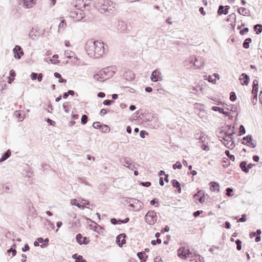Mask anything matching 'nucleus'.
Instances as JSON below:
<instances>
[{"instance_id":"nucleus-1","label":"nucleus","mask_w":262,"mask_h":262,"mask_svg":"<svg viewBox=\"0 0 262 262\" xmlns=\"http://www.w3.org/2000/svg\"><path fill=\"white\" fill-rule=\"evenodd\" d=\"M85 49L88 54L92 57L99 58L105 53L104 43L93 39L89 40L85 45Z\"/></svg>"},{"instance_id":"nucleus-2","label":"nucleus","mask_w":262,"mask_h":262,"mask_svg":"<svg viewBox=\"0 0 262 262\" xmlns=\"http://www.w3.org/2000/svg\"><path fill=\"white\" fill-rule=\"evenodd\" d=\"M101 13H106L108 15L115 10V4L110 0H100L99 2Z\"/></svg>"},{"instance_id":"nucleus-3","label":"nucleus","mask_w":262,"mask_h":262,"mask_svg":"<svg viewBox=\"0 0 262 262\" xmlns=\"http://www.w3.org/2000/svg\"><path fill=\"white\" fill-rule=\"evenodd\" d=\"M235 134V132H233L230 134L224 133V136L221 140L223 144L229 148H232L234 147V138L233 135Z\"/></svg>"},{"instance_id":"nucleus-4","label":"nucleus","mask_w":262,"mask_h":262,"mask_svg":"<svg viewBox=\"0 0 262 262\" xmlns=\"http://www.w3.org/2000/svg\"><path fill=\"white\" fill-rule=\"evenodd\" d=\"M157 217L154 211H149L145 216V222L149 225H153L157 221Z\"/></svg>"},{"instance_id":"nucleus-5","label":"nucleus","mask_w":262,"mask_h":262,"mask_svg":"<svg viewBox=\"0 0 262 262\" xmlns=\"http://www.w3.org/2000/svg\"><path fill=\"white\" fill-rule=\"evenodd\" d=\"M242 143L251 148H255L256 146V141L253 140L251 135L244 137L242 139Z\"/></svg>"},{"instance_id":"nucleus-6","label":"nucleus","mask_w":262,"mask_h":262,"mask_svg":"<svg viewBox=\"0 0 262 262\" xmlns=\"http://www.w3.org/2000/svg\"><path fill=\"white\" fill-rule=\"evenodd\" d=\"M13 52L14 54V57L16 59H19L21 58V56L24 54L23 49L20 46L16 45L13 49Z\"/></svg>"},{"instance_id":"nucleus-7","label":"nucleus","mask_w":262,"mask_h":262,"mask_svg":"<svg viewBox=\"0 0 262 262\" xmlns=\"http://www.w3.org/2000/svg\"><path fill=\"white\" fill-rule=\"evenodd\" d=\"M150 79L151 81L154 82H157L158 81H161L162 80L161 77V73L157 69L155 70L150 76Z\"/></svg>"},{"instance_id":"nucleus-8","label":"nucleus","mask_w":262,"mask_h":262,"mask_svg":"<svg viewBox=\"0 0 262 262\" xmlns=\"http://www.w3.org/2000/svg\"><path fill=\"white\" fill-rule=\"evenodd\" d=\"M115 68L113 67H110L104 69L102 72L106 75L105 79H106L109 77H112L115 73Z\"/></svg>"},{"instance_id":"nucleus-9","label":"nucleus","mask_w":262,"mask_h":262,"mask_svg":"<svg viewBox=\"0 0 262 262\" xmlns=\"http://www.w3.org/2000/svg\"><path fill=\"white\" fill-rule=\"evenodd\" d=\"M127 201L129 203L134 205L135 206L136 205V209L140 210L142 208L143 204L139 201L138 200L134 198H128L127 200Z\"/></svg>"},{"instance_id":"nucleus-10","label":"nucleus","mask_w":262,"mask_h":262,"mask_svg":"<svg viewBox=\"0 0 262 262\" xmlns=\"http://www.w3.org/2000/svg\"><path fill=\"white\" fill-rule=\"evenodd\" d=\"M126 236V235L125 233H121L117 236L116 243L120 247H122L125 244L126 240L125 238Z\"/></svg>"},{"instance_id":"nucleus-11","label":"nucleus","mask_w":262,"mask_h":262,"mask_svg":"<svg viewBox=\"0 0 262 262\" xmlns=\"http://www.w3.org/2000/svg\"><path fill=\"white\" fill-rule=\"evenodd\" d=\"M29 37L33 40H37L40 36V33L39 32L38 29H35L34 31L33 28L29 32Z\"/></svg>"},{"instance_id":"nucleus-12","label":"nucleus","mask_w":262,"mask_h":262,"mask_svg":"<svg viewBox=\"0 0 262 262\" xmlns=\"http://www.w3.org/2000/svg\"><path fill=\"white\" fill-rule=\"evenodd\" d=\"M72 17L75 18L77 20L79 21L84 17V13L82 10L78 9L72 13Z\"/></svg>"},{"instance_id":"nucleus-13","label":"nucleus","mask_w":262,"mask_h":262,"mask_svg":"<svg viewBox=\"0 0 262 262\" xmlns=\"http://www.w3.org/2000/svg\"><path fill=\"white\" fill-rule=\"evenodd\" d=\"M36 4V0H21L20 4H22L26 8H31Z\"/></svg>"},{"instance_id":"nucleus-14","label":"nucleus","mask_w":262,"mask_h":262,"mask_svg":"<svg viewBox=\"0 0 262 262\" xmlns=\"http://www.w3.org/2000/svg\"><path fill=\"white\" fill-rule=\"evenodd\" d=\"M239 80L240 81L242 85H247L250 81V77L246 73H242L240 76Z\"/></svg>"},{"instance_id":"nucleus-15","label":"nucleus","mask_w":262,"mask_h":262,"mask_svg":"<svg viewBox=\"0 0 262 262\" xmlns=\"http://www.w3.org/2000/svg\"><path fill=\"white\" fill-rule=\"evenodd\" d=\"M229 6H224L223 5H220L219 7V9L217 10V14L219 15H221L222 14L226 15L228 13L229 9H230Z\"/></svg>"},{"instance_id":"nucleus-16","label":"nucleus","mask_w":262,"mask_h":262,"mask_svg":"<svg viewBox=\"0 0 262 262\" xmlns=\"http://www.w3.org/2000/svg\"><path fill=\"white\" fill-rule=\"evenodd\" d=\"M194 62L193 65L198 69H201L204 64V60L201 57H194Z\"/></svg>"},{"instance_id":"nucleus-17","label":"nucleus","mask_w":262,"mask_h":262,"mask_svg":"<svg viewBox=\"0 0 262 262\" xmlns=\"http://www.w3.org/2000/svg\"><path fill=\"white\" fill-rule=\"evenodd\" d=\"M178 255L179 257L185 259L187 258L186 253V248L185 247H181L178 250Z\"/></svg>"},{"instance_id":"nucleus-18","label":"nucleus","mask_w":262,"mask_h":262,"mask_svg":"<svg viewBox=\"0 0 262 262\" xmlns=\"http://www.w3.org/2000/svg\"><path fill=\"white\" fill-rule=\"evenodd\" d=\"M210 185V189L211 191H214V192H219L220 190V185L217 182H211L209 183Z\"/></svg>"},{"instance_id":"nucleus-19","label":"nucleus","mask_w":262,"mask_h":262,"mask_svg":"<svg viewBox=\"0 0 262 262\" xmlns=\"http://www.w3.org/2000/svg\"><path fill=\"white\" fill-rule=\"evenodd\" d=\"M120 162L122 165L126 167L131 163L132 160L129 157H123L120 159Z\"/></svg>"},{"instance_id":"nucleus-20","label":"nucleus","mask_w":262,"mask_h":262,"mask_svg":"<svg viewBox=\"0 0 262 262\" xmlns=\"http://www.w3.org/2000/svg\"><path fill=\"white\" fill-rule=\"evenodd\" d=\"M237 12L239 14L244 16H248L250 15V11L244 7L239 8L237 10Z\"/></svg>"},{"instance_id":"nucleus-21","label":"nucleus","mask_w":262,"mask_h":262,"mask_svg":"<svg viewBox=\"0 0 262 262\" xmlns=\"http://www.w3.org/2000/svg\"><path fill=\"white\" fill-rule=\"evenodd\" d=\"M11 152L10 149L5 151L0 158V163L6 160L11 156Z\"/></svg>"},{"instance_id":"nucleus-22","label":"nucleus","mask_w":262,"mask_h":262,"mask_svg":"<svg viewBox=\"0 0 262 262\" xmlns=\"http://www.w3.org/2000/svg\"><path fill=\"white\" fill-rule=\"evenodd\" d=\"M212 110L215 112L218 111L219 113L225 115L227 116H229V112L224 111V109L222 107L214 106L212 107Z\"/></svg>"},{"instance_id":"nucleus-23","label":"nucleus","mask_w":262,"mask_h":262,"mask_svg":"<svg viewBox=\"0 0 262 262\" xmlns=\"http://www.w3.org/2000/svg\"><path fill=\"white\" fill-rule=\"evenodd\" d=\"M138 258L141 260V262L146 261L148 256L144 252H139L137 253Z\"/></svg>"},{"instance_id":"nucleus-24","label":"nucleus","mask_w":262,"mask_h":262,"mask_svg":"<svg viewBox=\"0 0 262 262\" xmlns=\"http://www.w3.org/2000/svg\"><path fill=\"white\" fill-rule=\"evenodd\" d=\"M239 167L245 173L248 172V168L247 166V162L245 161H242L239 164Z\"/></svg>"},{"instance_id":"nucleus-25","label":"nucleus","mask_w":262,"mask_h":262,"mask_svg":"<svg viewBox=\"0 0 262 262\" xmlns=\"http://www.w3.org/2000/svg\"><path fill=\"white\" fill-rule=\"evenodd\" d=\"M198 190V193H200V196L198 199L200 203H203L205 202V194L204 191L202 190Z\"/></svg>"},{"instance_id":"nucleus-26","label":"nucleus","mask_w":262,"mask_h":262,"mask_svg":"<svg viewBox=\"0 0 262 262\" xmlns=\"http://www.w3.org/2000/svg\"><path fill=\"white\" fill-rule=\"evenodd\" d=\"M102 71L100 72L99 74H96L94 75V78L95 80L97 81H103L104 79H105L104 77H102L103 74Z\"/></svg>"},{"instance_id":"nucleus-27","label":"nucleus","mask_w":262,"mask_h":262,"mask_svg":"<svg viewBox=\"0 0 262 262\" xmlns=\"http://www.w3.org/2000/svg\"><path fill=\"white\" fill-rule=\"evenodd\" d=\"M254 30L256 34H259L262 32V25L261 24H256L254 26Z\"/></svg>"},{"instance_id":"nucleus-28","label":"nucleus","mask_w":262,"mask_h":262,"mask_svg":"<svg viewBox=\"0 0 262 262\" xmlns=\"http://www.w3.org/2000/svg\"><path fill=\"white\" fill-rule=\"evenodd\" d=\"M64 55L66 56L67 58L72 59V58L75 55V54L74 52L71 51L67 50L64 52Z\"/></svg>"},{"instance_id":"nucleus-29","label":"nucleus","mask_w":262,"mask_h":262,"mask_svg":"<svg viewBox=\"0 0 262 262\" xmlns=\"http://www.w3.org/2000/svg\"><path fill=\"white\" fill-rule=\"evenodd\" d=\"M252 39L251 38H246L243 43V47L245 49H248L249 48V43L251 42Z\"/></svg>"},{"instance_id":"nucleus-30","label":"nucleus","mask_w":262,"mask_h":262,"mask_svg":"<svg viewBox=\"0 0 262 262\" xmlns=\"http://www.w3.org/2000/svg\"><path fill=\"white\" fill-rule=\"evenodd\" d=\"M100 129L101 131L104 133H108L110 130V128L109 126L105 124H102Z\"/></svg>"},{"instance_id":"nucleus-31","label":"nucleus","mask_w":262,"mask_h":262,"mask_svg":"<svg viewBox=\"0 0 262 262\" xmlns=\"http://www.w3.org/2000/svg\"><path fill=\"white\" fill-rule=\"evenodd\" d=\"M66 25L67 24L65 20H62L59 25H58V32H60L61 29H62L63 30L65 28Z\"/></svg>"},{"instance_id":"nucleus-32","label":"nucleus","mask_w":262,"mask_h":262,"mask_svg":"<svg viewBox=\"0 0 262 262\" xmlns=\"http://www.w3.org/2000/svg\"><path fill=\"white\" fill-rule=\"evenodd\" d=\"M88 121V117L87 115L84 114L82 116L81 119V123L83 125L85 124Z\"/></svg>"},{"instance_id":"nucleus-33","label":"nucleus","mask_w":262,"mask_h":262,"mask_svg":"<svg viewBox=\"0 0 262 262\" xmlns=\"http://www.w3.org/2000/svg\"><path fill=\"white\" fill-rule=\"evenodd\" d=\"M225 155L229 158L230 160L234 161L235 160V157L233 155L230 154V151L228 150H226L225 151Z\"/></svg>"},{"instance_id":"nucleus-34","label":"nucleus","mask_w":262,"mask_h":262,"mask_svg":"<svg viewBox=\"0 0 262 262\" xmlns=\"http://www.w3.org/2000/svg\"><path fill=\"white\" fill-rule=\"evenodd\" d=\"M83 238V236L80 233H78V234H77L76 236V242L79 244V245H81V242H82V241L81 240Z\"/></svg>"},{"instance_id":"nucleus-35","label":"nucleus","mask_w":262,"mask_h":262,"mask_svg":"<svg viewBox=\"0 0 262 262\" xmlns=\"http://www.w3.org/2000/svg\"><path fill=\"white\" fill-rule=\"evenodd\" d=\"M172 167L174 169L177 168L180 169L182 167V164L179 161H177L176 163L173 165Z\"/></svg>"},{"instance_id":"nucleus-36","label":"nucleus","mask_w":262,"mask_h":262,"mask_svg":"<svg viewBox=\"0 0 262 262\" xmlns=\"http://www.w3.org/2000/svg\"><path fill=\"white\" fill-rule=\"evenodd\" d=\"M171 183L172 186L176 188L180 187V186H181L180 183L177 180H172L171 181Z\"/></svg>"},{"instance_id":"nucleus-37","label":"nucleus","mask_w":262,"mask_h":262,"mask_svg":"<svg viewBox=\"0 0 262 262\" xmlns=\"http://www.w3.org/2000/svg\"><path fill=\"white\" fill-rule=\"evenodd\" d=\"M235 244H236V249L239 251L242 249V241L240 239H237L235 241Z\"/></svg>"},{"instance_id":"nucleus-38","label":"nucleus","mask_w":262,"mask_h":262,"mask_svg":"<svg viewBox=\"0 0 262 262\" xmlns=\"http://www.w3.org/2000/svg\"><path fill=\"white\" fill-rule=\"evenodd\" d=\"M76 202H77V200L76 199H73L72 200L71 203L72 205H75L79 208L84 209V206H83L82 205H80V204H79L78 203H76Z\"/></svg>"},{"instance_id":"nucleus-39","label":"nucleus","mask_w":262,"mask_h":262,"mask_svg":"<svg viewBox=\"0 0 262 262\" xmlns=\"http://www.w3.org/2000/svg\"><path fill=\"white\" fill-rule=\"evenodd\" d=\"M236 99V96L235 93L234 92H231L230 93V100L231 101H235Z\"/></svg>"},{"instance_id":"nucleus-40","label":"nucleus","mask_w":262,"mask_h":262,"mask_svg":"<svg viewBox=\"0 0 262 262\" xmlns=\"http://www.w3.org/2000/svg\"><path fill=\"white\" fill-rule=\"evenodd\" d=\"M102 124H101L99 122H95L93 123V127L96 129H100Z\"/></svg>"},{"instance_id":"nucleus-41","label":"nucleus","mask_w":262,"mask_h":262,"mask_svg":"<svg viewBox=\"0 0 262 262\" xmlns=\"http://www.w3.org/2000/svg\"><path fill=\"white\" fill-rule=\"evenodd\" d=\"M231 19L234 20H235V19H236V15H235V13H233L229 15V18H227L226 21L229 22V21H231Z\"/></svg>"},{"instance_id":"nucleus-42","label":"nucleus","mask_w":262,"mask_h":262,"mask_svg":"<svg viewBox=\"0 0 262 262\" xmlns=\"http://www.w3.org/2000/svg\"><path fill=\"white\" fill-rule=\"evenodd\" d=\"M246 133V130L244 126L243 125H241L239 126V135L241 136L242 135L245 134Z\"/></svg>"},{"instance_id":"nucleus-43","label":"nucleus","mask_w":262,"mask_h":262,"mask_svg":"<svg viewBox=\"0 0 262 262\" xmlns=\"http://www.w3.org/2000/svg\"><path fill=\"white\" fill-rule=\"evenodd\" d=\"M233 191V189L231 188H229V187H228L227 188H226V195L228 196H232L233 195V194L231 193V192H232Z\"/></svg>"},{"instance_id":"nucleus-44","label":"nucleus","mask_w":262,"mask_h":262,"mask_svg":"<svg viewBox=\"0 0 262 262\" xmlns=\"http://www.w3.org/2000/svg\"><path fill=\"white\" fill-rule=\"evenodd\" d=\"M114 102V101L113 100H105L103 101V104L104 105H107V106H110L111 105L112 103H113Z\"/></svg>"},{"instance_id":"nucleus-45","label":"nucleus","mask_w":262,"mask_h":262,"mask_svg":"<svg viewBox=\"0 0 262 262\" xmlns=\"http://www.w3.org/2000/svg\"><path fill=\"white\" fill-rule=\"evenodd\" d=\"M78 181L79 182L83 183L86 185L90 186V184L88 182H87L84 178H78Z\"/></svg>"},{"instance_id":"nucleus-46","label":"nucleus","mask_w":262,"mask_h":262,"mask_svg":"<svg viewBox=\"0 0 262 262\" xmlns=\"http://www.w3.org/2000/svg\"><path fill=\"white\" fill-rule=\"evenodd\" d=\"M90 241L86 237H83L82 238V241L81 242V245H88L90 243Z\"/></svg>"},{"instance_id":"nucleus-47","label":"nucleus","mask_w":262,"mask_h":262,"mask_svg":"<svg viewBox=\"0 0 262 262\" xmlns=\"http://www.w3.org/2000/svg\"><path fill=\"white\" fill-rule=\"evenodd\" d=\"M161 243L162 240L160 238H157L156 240H152L151 242V244L154 246L156 245L157 244H160Z\"/></svg>"},{"instance_id":"nucleus-48","label":"nucleus","mask_w":262,"mask_h":262,"mask_svg":"<svg viewBox=\"0 0 262 262\" xmlns=\"http://www.w3.org/2000/svg\"><path fill=\"white\" fill-rule=\"evenodd\" d=\"M129 221V219L128 217H126L124 220L118 219L119 224L126 223Z\"/></svg>"},{"instance_id":"nucleus-49","label":"nucleus","mask_w":262,"mask_h":262,"mask_svg":"<svg viewBox=\"0 0 262 262\" xmlns=\"http://www.w3.org/2000/svg\"><path fill=\"white\" fill-rule=\"evenodd\" d=\"M75 262H86V261L83 259V257L81 255H78L75 260Z\"/></svg>"},{"instance_id":"nucleus-50","label":"nucleus","mask_w":262,"mask_h":262,"mask_svg":"<svg viewBox=\"0 0 262 262\" xmlns=\"http://www.w3.org/2000/svg\"><path fill=\"white\" fill-rule=\"evenodd\" d=\"M37 76H38V73L32 72L31 74L30 77L32 80H35L37 79Z\"/></svg>"},{"instance_id":"nucleus-51","label":"nucleus","mask_w":262,"mask_h":262,"mask_svg":"<svg viewBox=\"0 0 262 262\" xmlns=\"http://www.w3.org/2000/svg\"><path fill=\"white\" fill-rule=\"evenodd\" d=\"M120 29L122 31H124L126 29V25L124 24V23L123 21H120L119 23V26H120Z\"/></svg>"},{"instance_id":"nucleus-52","label":"nucleus","mask_w":262,"mask_h":262,"mask_svg":"<svg viewBox=\"0 0 262 262\" xmlns=\"http://www.w3.org/2000/svg\"><path fill=\"white\" fill-rule=\"evenodd\" d=\"M140 185L142 186L148 187L151 185V183L149 182H142L140 183Z\"/></svg>"},{"instance_id":"nucleus-53","label":"nucleus","mask_w":262,"mask_h":262,"mask_svg":"<svg viewBox=\"0 0 262 262\" xmlns=\"http://www.w3.org/2000/svg\"><path fill=\"white\" fill-rule=\"evenodd\" d=\"M148 135V133L145 130H141L140 133L141 138H144L146 135Z\"/></svg>"},{"instance_id":"nucleus-54","label":"nucleus","mask_w":262,"mask_h":262,"mask_svg":"<svg viewBox=\"0 0 262 262\" xmlns=\"http://www.w3.org/2000/svg\"><path fill=\"white\" fill-rule=\"evenodd\" d=\"M248 31H249L248 28H244L243 29L240 30L239 33L241 35H244L245 33H247Z\"/></svg>"},{"instance_id":"nucleus-55","label":"nucleus","mask_w":262,"mask_h":262,"mask_svg":"<svg viewBox=\"0 0 262 262\" xmlns=\"http://www.w3.org/2000/svg\"><path fill=\"white\" fill-rule=\"evenodd\" d=\"M4 192L7 193H11V191H10V188L9 185H5L4 187Z\"/></svg>"},{"instance_id":"nucleus-56","label":"nucleus","mask_w":262,"mask_h":262,"mask_svg":"<svg viewBox=\"0 0 262 262\" xmlns=\"http://www.w3.org/2000/svg\"><path fill=\"white\" fill-rule=\"evenodd\" d=\"M246 221V215L245 214H242L241 217L238 220V222H244Z\"/></svg>"},{"instance_id":"nucleus-57","label":"nucleus","mask_w":262,"mask_h":262,"mask_svg":"<svg viewBox=\"0 0 262 262\" xmlns=\"http://www.w3.org/2000/svg\"><path fill=\"white\" fill-rule=\"evenodd\" d=\"M46 222L48 223V225L49 226L50 228H51V229L53 230L54 229L55 226L53 222H51L49 220H47Z\"/></svg>"},{"instance_id":"nucleus-58","label":"nucleus","mask_w":262,"mask_h":262,"mask_svg":"<svg viewBox=\"0 0 262 262\" xmlns=\"http://www.w3.org/2000/svg\"><path fill=\"white\" fill-rule=\"evenodd\" d=\"M253 99L251 100V101H252V103H253V105H255L257 103V95H255V94H253Z\"/></svg>"},{"instance_id":"nucleus-59","label":"nucleus","mask_w":262,"mask_h":262,"mask_svg":"<svg viewBox=\"0 0 262 262\" xmlns=\"http://www.w3.org/2000/svg\"><path fill=\"white\" fill-rule=\"evenodd\" d=\"M63 107L64 110V111L66 113H68L69 111V106L68 105V102L64 103L63 104Z\"/></svg>"},{"instance_id":"nucleus-60","label":"nucleus","mask_w":262,"mask_h":262,"mask_svg":"<svg viewBox=\"0 0 262 262\" xmlns=\"http://www.w3.org/2000/svg\"><path fill=\"white\" fill-rule=\"evenodd\" d=\"M7 252L8 253L12 252L13 256H14L16 254V250L15 249H12V248L8 249Z\"/></svg>"},{"instance_id":"nucleus-61","label":"nucleus","mask_w":262,"mask_h":262,"mask_svg":"<svg viewBox=\"0 0 262 262\" xmlns=\"http://www.w3.org/2000/svg\"><path fill=\"white\" fill-rule=\"evenodd\" d=\"M258 90V86H253L252 94H255V95H257Z\"/></svg>"},{"instance_id":"nucleus-62","label":"nucleus","mask_w":262,"mask_h":262,"mask_svg":"<svg viewBox=\"0 0 262 262\" xmlns=\"http://www.w3.org/2000/svg\"><path fill=\"white\" fill-rule=\"evenodd\" d=\"M169 231V227H168V226L166 225V226H165V227L164 228L161 229V233H164V232H168Z\"/></svg>"},{"instance_id":"nucleus-63","label":"nucleus","mask_w":262,"mask_h":262,"mask_svg":"<svg viewBox=\"0 0 262 262\" xmlns=\"http://www.w3.org/2000/svg\"><path fill=\"white\" fill-rule=\"evenodd\" d=\"M202 212H203V211H202V210H198V211L193 212V215L195 217H196L199 216L200 215V214Z\"/></svg>"},{"instance_id":"nucleus-64","label":"nucleus","mask_w":262,"mask_h":262,"mask_svg":"<svg viewBox=\"0 0 262 262\" xmlns=\"http://www.w3.org/2000/svg\"><path fill=\"white\" fill-rule=\"evenodd\" d=\"M110 221L111 223L113 225L119 224L118 220H117L115 218H112Z\"/></svg>"}]
</instances>
